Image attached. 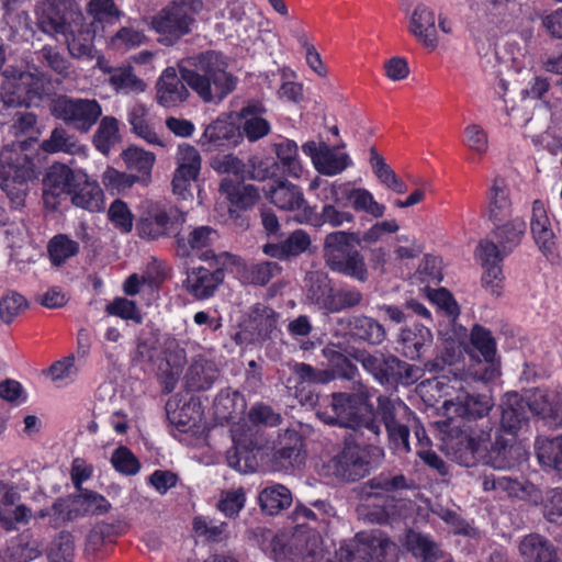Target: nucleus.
I'll return each instance as SVG.
<instances>
[{
	"mask_svg": "<svg viewBox=\"0 0 562 562\" xmlns=\"http://www.w3.org/2000/svg\"><path fill=\"white\" fill-rule=\"evenodd\" d=\"M322 199L340 204L341 198L350 201L357 212H364L375 218L385 213V206L374 200L373 194L364 188H349L347 183L325 182L321 190Z\"/></svg>",
	"mask_w": 562,
	"mask_h": 562,
	"instance_id": "6ab92c4d",
	"label": "nucleus"
},
{
	"mask_svg": "<svg viewBox=\"0 0 562 562\" xmlns=\"http://www.w3.org/2000/svg\"><path fill=\"white\" fill-rule=\"evenodd\" d=\"M95 33L94 23H86L83 19L78 22L76 27H70V30L61 34L65 37L71 57L77 59H93Z\"/></svg>",
	"mask_w": 562,
	"mask_h": 562,
	"instance_id": "2f4dec72",
	"label": "nucleus"
},
{
	"mask_svg": "<svg viewBox=\"0 0 562 562\" xmlns=\"http://www.w3.org/2000/svg\"><path fill=\"white\" fill-rule=\"evenodd\" d=\"M220 191L228 201V217L232 223L241 229H247L249 227L247 212L259 202V189L243 181L223 179L220 183Z\"/></svg>",
	"mask_w": 562,
	"mask_h": 562,
	"instance_id": "dca6fc26",
	"label": "nucleus"
},
{
	"mask_svg": "<svg viewBox=\"0 0 562 562\" xmlns=\"http://www.w3.org/2000/svg\"><path fill=\"white\" fill-rule=\"evenodd\" d=\"M120 138L119 121L114 116H104L93 135L92 143L97 150L108 155Z\"/></svg>",
	"mask_w": 562,
	"mask_h": 562,
	"instance_id": "603ef678",
	"label": "nucleus"
},
{
	"mask_svg": "<svg viewBox=\"0 0 562 562\" xmlns=\"http://www.w3.org/2000/svg\"><path fill=\"white\" fill-rule=\"evenodd\" d=\"M220 370L213 361L194 360L184 375L186 387L190 392L207 391L214 385Z\"/></svg>",
	"mask_w": 562,
	"mask_h": 562,
	"instance_id": "58836bf2",
	"label": "nucleus"
},
{
	"mask_svg": "<svg viewBox=\"0 0 562 562\" xmlns=\"http://www.w3.org/2000/svg\"><path fill=\"white\" fill-rule=\"evenodd\" d=\"M261 510L273 516L292 504V494L284 485L277 484L263 488L258 497Z\"/></svg>",
	"mask_w": 562,
	"mask_h": 562,
	"instance_id": "49530a36",
	"label": "nucleus"
},
{
	"mask_svg": "<svg viewBox=\"0 0 562 562\" xmlns=\"http://www.w3.org/2000/svg\"><path fill=\"white\" fill-rule=\"evenodd\" d=\"M50 114L68 127L88 133L102 115V108L95 99L56 95L49 104Z\"/></svg>",
	"mask_w": 562,
	"mask_h": 562,
	"instance_id": "9d476101",
	"label": "nucleus"
},
{
	"mask_svg": "<svg viewBox=\"0 0 562 562\" xmlns=\"http://www.w3.org/2000/svg\"><path fill=\"white\" fill-rule=\"evenodd\" d=\"M68 196L74 206L94 213L104 209V193L99 182L85 171Z\"/></svg>",
	"mask_w": 562,
	"mask_h": 562,
	"instance_id": "c756f323",
	"label": "nucleus"
},
{
	"mask_svg": "<svg viewBox=\"0 0 562 562\" xmlns=\"http://www.w3.org/2000/svg\"><path fill=\"white\" fill-rule=\"evenodd\" d=\"M181 400L178 396L168 398L165 411L168 422L180 432H190L201 419V404L194 401L186 402L180 405Z\"/></svg>",
	"mask_w": 562,
	"mask_h": 562,
	"instance_id": "473e14b6",
	"label": "nucleus"
},
{
	"mask_svg": "<svg viewBox=\"0 0 562 562\" xmlns=\"http://www.w3.org/2000/svg\"><path fill=\"white\" fill-rule=\"evenodd\" d=\"M105 312L109 315L116 316L125 321H132L135 324H142L144 319L136 302L126 297H115L106 305Z\"/></svg>",
	"mask_w": 562,
	"mask_h": 562,
	"instance_id": "338daca9",
	"label": "nucleus"
},
{
	"mask_svg": "<svg viewBox=\"0 0 562 562\" xmlns=\"http://www.w3.org/2000/svg\"><path fill=\"white\" fill-rule=\"evenodd\" d=\"M226 68L225 56L215 50L183 58L177 68L166 67L159 75L156 102L165 109L178 108L189 99V89L203 102L222 101L236 87L235 77Z\"/></svg>",
	"mask_w": 562,
	"mask_h": 562,
	"instance_id": "f257e3e1",
	"label": "nucleus"
},
{
	"mask_svg": "<svg viewBox=\"0 0 562 562\" xmlns=\"http://www.w3.org/2000/svg\"><path fill=\"white\" fill-rule=\"evenodd\" d=\"M494 403L492 397L486 394L462 392L454 400L447 401L445 407L459 419L451 418L450 422L457 424L479 425L477 420L486 417Z\"/></svg>",
	"mask_w": 562,
	"mask_h": 562,
	"instance_id": "b1692460",
	"label": "nucleus"
},
{
	"mask_svg": "<svg viewBox=\"0 0 562 562\" xmlns=\"http://www.w3.org/2000/svg\"><path fill=\"white\" fill-rule=\"evenodd\" d=\"M367 485L371 490V494L376 496L382 493H396L403 490H414L416 487L413 479L406 477L404 474H391L385 472L370 479Z\"/></svg>",
	"mask_w": 562,
	"mask_h": 562,
	"instance_id": "09e8293b",
	"label": "nucleus"
},
{
	"mask_svg": "<svg viewBox=\"0 0 562 562\" xmlns=\"http://www.w3.org/2000/svg\"><path fill=\"white\" fill-rule=\"evenodd\" d=\"M223 280V269L217 268L211 271L204 267H198L188 272L184 286L195 299L205 300L213 296Z\"/></svg>",
	"mask_w": 562,
	"mask_h": 562,
	"instance_id": "72a5a7b5",
	"label": "nucleus"
},
{
	"mask_svg": "<svg viewBox=\"0 0 562 562\" xmlns=\"http://www.w3.org/2000/svg\"><path fill=\"white\" fill-rule=\"evenodd\" d=\"M108 218L123 234L131 233L133 229L134 215L127 203L121 199H115L110 204Z\"/></svg>",
	"mask_w": 562,
	"mask_h": 562,
	"instance_id": "69168bd1",
	"label": "nucleus"
},
{
	"mask_svg": "<svg viewBox=\"0 0 562 562\" xmlns=\"http://www.w3.org/2000/svg\"><path fill=\"white\" fill-rule=\"evenodd\" d=\"M477 251L484 268L482 285L490 290L493 295L498 296L501 294L502 282L504 279L502 263L505 257L498 255V258L494 260L487 256V251Z\"/></svg>",
	"mask_w": 562,
	"mask_h": 562,
	"instance_id": "3c124183",
	"label": "nucleus"
},
{
	"mask_svg": "<svg viewBox=\"0 0 562 562\" xmlns=\"http://www.w3.org/2000/svg\"><path fill=\"white\" fill-rule=\"evenodd\" d=\"M527 402L517 393L507 394L502 404L501 427L496 434L502 435L505 440H508L510 449L517 437L518 431L528 425ZM514 456V453L512 452Z\"/></svg>",
	"mask_w": 562,
	"mask_h": 562,
	"instance_id": "393cba45",
	"label": "nucleus"
},
{
	"mask_svg": "<svg viewBox=\"0 0 562 562\" xmlns=\"http://www.w3.org/2000/svg\"><path fill=\"white\" fill-rule=\"evenodd\" d=\"M243 142L240 128L226 120L217 119L209 124L199 139L204 151L233 148Z\"/></svg>",
	"mask_w": 562,
	"mask_h": 562,
	"instance_id": "a878e982",
	"label": "nucleus"
},
{
	"mask_svg": "<svg viewBox=\"0 0 562 562\" xmlns=\"http://www.w3.org/2000/svg\"><path fill=\"white\" fill-rule=\"evenodd\" d=\"M519 553L525 562H561L554 546L538 533L524 537L519 543Z\"/></svg>",
	"mask_w": 562,
	"mask_h": 562,
	"instance_id": "37998d69",
	"label": "nucleus"
},
{
	"mask_svg": "<svg viewBox=\"0 0 562 562\" xmlns=\"http://www.w3.org/2000/svg\"><path fill=\"white\" fill-rule=\"evenodd\" d=\"M2 192H5L12 209L24 205L29 181L36 178L35 165L25 154L2 147Z\"/></svg>",
	"mask_w": 562,
	"mask_h": 562,
	"instance_id": "6e6552de",
	"label": "nucleus"
},
{
	"mask_svg": "<svg viewBox=\"0 0 562 562\" xmlns=\"http://www.w3.org/2000/svg\"><path fill=\"white\" fill-rule=\"evenodd\" d=\"M124 161L130 170L138 172L139 179L150 178L151 169L155 164V155L142 148L130 147L124 154Z\"/></svg>",
	"mask_w": 562,
	"mask_h": 562,
	"instance_id": "4d7b16f0",
	"label": "nucleus"
},
{
	"mask_svg": "<svg viewBox=\"0 0 562 562\" xmlns=\"http://www.w3.org/2000/svg\"><path fill=\"white\" fill-rule=\"evenodd\" d=\"M337 203H327L322 207L321 213H317L315 207L306 206L303 212L296 215L300 223H305L314 226L328 224L331 227H339L344 223H351L355 220L353 214L348 211H340L337 209Z\"/></svg>",
	"mask_w": 562,
	"mask_h": 562,
	"instance_id": "4c0bfd02",
	"label": "nucleus"
},
{
	"mask_svg": "<svg viewBox=\"0 0 562 562\" xmlns=\"http://www.w3.org/2000/svg\"><path fill=\"white\" fill-rule=\"evenodd\" d=\"M352 358L382 386H408L418 380V369L391 353L355 350Z\"/></svg>",
	"mask_w": 562,
	"mask_h": 562,
	"instance_id": "39448f33",
	"label": "nucleus"
},
{
	"mask_svg": "<svg viewBox=\"0 0 562 562\" xmlns=\"http://www.w3.org/2000/svg\"><path fill=\"white\" fill-rule=\"evenodd\" d=\"M124 525L121 521H100L97 522L86 537L85 551L88 555H97L108 546L116 542L117 538L124 533Z\"/></svg>",
	"mask_w": 562,
	"mask_h": 562,
	"instance_id": "c9c22d12",
	"label": "nucleus"
},
{
	"mask_svg": "<svg viewBox=\"0 0 562 562\" xmlns=\"http://www.w3.org/2000/svg\"><path fill=\"white\" fill-rule=\"evenodd\" d=\"M311 246V237L303 229L293 231L284 240L280 243H267L262 246L265 255L286 261L299 257Z\"/></svg>",
	"mask_w": 562,
	"mask_h": 562,
	"instance_id": "f704fd0d",
	"label": "nucleus"
},
{
	"mask_svg": "<svg viewBox=\"0 0 562 562\" xmlns=\"http://www.w3.org/2000/svg\"><path fill=\"white\" fill-rule=\"evenodd\" d=\"M529 412L542 419L559 423L562 420V396L547 390H536L527 402Z\"/></svg>",
	"mask_w": 562,
	"mask_h": 562,
	"instance_id": "79ce46f5",
	"label": "nucleus"
},
{
	"mask_svg": "<svg viewBox=\"0 0 562 562\" xmlns=\"http://www.w3.org/2000/svg\"><path fill=\"white\" fill-rule=\"evenodd\" d=\"M127 121L132 126V132L138 137L151 145H161L159 136L155 128L148 123L147 111L144 105L133 106L127 115Z\"/></svg>",
	"mask_w": 562,
	"mask_h": 562,
	"instance_id": "5fc2aeb1",
	"label": "nucleus"
},
{
	"mask_svg": "<svg viewBox=\"0 0 562 562\" xmlns=\"http://www.w3.org/2000/svg\"><path fill=\"white\" fill-rule=\"evenodd\" d=\"M363 301L362 292L352 285L335 288L330 313H339L357 307Z\"/></svg>",
	"mask_w": 562,
	"mask_h": 562,
	"instance_id": "e2e57ef3",
	"label": "nucleus"
},
{
	"mask_svg": "<svg viewBox=\"0 0 562 562\" xmlns=\"http://www.w3.org/2000/svg\"><path fill=\"white\" fill-rule=\"evenodd\" d=\"M83 173L85 170L70 168L63 162H54L49 166L43 178V203L45 209L57 211L63 196H68Z\"/></svg>",
	"mask_w": 562,
	"mask_h": 562,
	"instance_id": "f3484780",
	"label": "nucleus"
},
{
	"mask_svg": "<svg viewBox=\"0 0 562 562\" xmlns=\"http://www.w3.org/2000/svg\"><path fill=\"white\" fill-rule=\"evenodd\" d=\"M267 109L259 100L248 101L239 111V117L243 121L240 134L249 142H257L271 132V124L265 117Z\"/></svg>",
	"mask_w": 562,
	"mask_h": 562,
	"instance_id": "cd10ccee",
	"label": "nucleus"
},
{
	"mask_svg": "<svg viewBox=\"0 0 562 562\" xmlns=\"http://www.w3.org/2000/svg\"><path fill=\"white\" fill-rule=\"evenodd\" d=\"M372 445L345 441L342 450L330 460L333 475L346 482H356L364 477L371 469Z\"/></svg>",
	"mask_w": 562,
	"mask_h": 562,
	"instance_id": "4468645a",
	"label": "nucleus"
},
{
	"mask_svg": "<svg viewBox=\"0 0 562 562\" xmlns=\"http://www.w3.org/2000/svg\"><path fill=\"white\" fill-rule=\"evenodd\" d=\"M488 218L493 223L507 220L513 212L509 188L502 178H495L487 192Z\"/></svg>",
	"mask_w": 562,
	"mask_h": 562,
	"instance_id": "c03bdc74",
	"label": "nucleus"
},
{
	"mask_svg": "<svg viewBox=\"0 0 562 562\" xmlns=\"http://www.w3.org/2000/svg\"><path fill=\"white\" fill-rule=\"evenodd\" d=\"M37 26L49 35H61L83 20L76 0H43L36 7Z\"/></svg>",
	"mask_w": 562,
	"mask_h": 562,
	"instance_id": "ddd939ff",
	"label": "nucleus"
},
{
	"mask_svg": "<svg viewBox=\"0 0 562 562\" xmlns=\"http://www.w3.org/2000/svg\"><path fill=\"white\" fill-rule=\"evenodd\" d=\"M279 446L274 458L282 462V465L294 467L303 461L304 438L296 430H285L280 437Z\"/></svg>",
	"mask_w": 562,
	"mask_h": 562,
	"instance_id": "a18cd8bd",
	"label": "nucleus"
},
{
	"mask_svg": "<svg viewBox=\"0 0 562 562\" xmlns=\"http://www.w3.org/2000/svg\"><path fill=\"white\" fill-rule=\"evenodd\" d=\"M470 344L482 356L470 355L473 363L469 367V373L474 380L492 382L499 375V360L497 358L496 340L492 331L475 324L470 331Z\"/></svg>",
	"mask_w": 562,
	"mask_h": 562,
	"instance_id": "f8f14e48",
	"label": "nucleus"
},
{
	"mask_svg": "<svg viewBox=\"0 0 562 562\" xmlns=\"http://www.w3.org/2000/svg\"><path fill=\"white\" fill-rule=\"evenodd\" d=\"M80 245L66 234L53 236L47 244V255L52 266L60 267L79 254Z\"/></svg>",
	"mask_w": 562,
	"mask_h": 562,
	"instance_id": "8fccbe9b",
	"label": "nucleus"
},
{
	"mask_svg": "<svg viewBox=\"0 0 562 562\" xmlns=\"http://www.w3.org/2000/svg\"><path fill=\"white\" fill-rule=\"evenodd\" d=\"M325 407L316 411L317 418L326 425L349 428L366 436L369 442H378L382 434L376 408L367 393H333L323 400Z\"/></svg>",
	"mask_w": 562,
	"mask_h": 562,
	"instance_id": "7ed1b4c3",
	"label": "nucleus"
},
{
	"mask_svg": "<svg viewBox=\"0 0 562 562\" xmlns=\"http://www.w3.org/2000/svg\"><path fill=\"white\" fill-rule=\"evenodd\" d=\"M398 344L406 358L419 359L432 344L430 329L422 324H413L401 330Z\"/></svg>",
	"mask_w": 562,
	"mask_h": 562,
	"instance_id": "e433bc0d",
	"label": "nucleus"
},
{
	"mask_svg": "<svg viewBox=\"0 0 562 562\" xmlns=\"http://www.w3.org/2000/svg\"><path fill=\"white\" fill-rule=\"evenodd\" d=\"M403 544L414 558L422 562H437L442 558V551L429 535L412 528L406 530Z\"/></svg>",
	"mask_w": 562,
	"mask_h": 562,
	"instance_id": "a19ab883",
	"label": "nucleus"
},
{
	"mask_svg": "<svg viewBox=\"0 0 562 562\" xmlns=\"http://www.w3.org/2000/svg\"><path fill=\"white\" fill-rule=\"evenodd\" d=\"M530 231L539 250L544 255L551 254L555 247V235L542 200L532 202Z\"/></svg>",
	"mask_w": 562,
	"mask_h": 562,
	"instance_id": "7c9ffc66",
	"label": "nucleus"
},
{
	"mask_svg": "<svg viewBox=\"0 0 562 562\" xmlns=\"http://www.w3.org/2000/svg\"><path fill=\"white\" fill-rule=\"evenodd\" d=\"M201 0H175L151 19V29L165 46L177 44L192 31L195 15L202 9Z\"/></svg>",
	"mask_w": 562,
	"mask_h": 562,
	"instance_id": "423d86ee",
	"label": "nucleus"
},
{
	"mask_svg": "<svg viewBox=\"0 0 562 562\" xmlns=\"http://www.w3.org/2000/svg\"><path fill=\"white\" fill-rule=\"evenodd\" d=\"M360 247L359 232L335 231L327 234L323 245L326 266L333 272L366 282L369 273Z\"/></svg>",
	"mask_w": 562,
	"mask_h": 562,
	"instance_id": "20e7f679",
	"label": "nucleus"
},
{
	"mask_svg": "<svg viewBox=\"0 0 562 562\" xmlns=\"http://www.w3.org/2000/svg\"><path fill=\"white\" fill-rule=\"evenodd\" d=\"M339 562H397L398 547L379 529L364 530L340 547Z\"/></svg>",
	"mask_w": 562,
	"mask_h": 562,
	"instance_id": "0eeeda50",
	"label": "nucleus"
},
{
	"mask_svg": "<svg viewBox=\"0 0 562 562\" xmlns=\"http://www.w3.org/2000/svg\"><path fill=\"white\" fill-rule=\"evenodd\" d=\"M436 19L432 10L419 3L413 11L409 32L425 46L434 49L437 46Z\"/></svg>",
	"mask_w": 562,
	"mask_h": 562,
	"instance_id": "ea45409f",
	"label": "nucleus"
},
{
	"mask_svg": "<svg viewBox=\"0 0 562 562\" xmlns=\"http://www.w3.org/2000/svg\"><path fill=\"white\" fill-rule=\"evenodd\" d=\"M2 103L7 106H38L49 95L45 80L31 72L10 78L2 71Z\"/></svg>",
	"mask_w": 562,
	"mask_h": 562,
	"instance_id": "9b49d317",
	"label": "nucleus"
},
{
	"mask_svg": "<svg viewBox=\"0 0 562 562\" xmlns=\"http://www.w3.org/2000/svg\"><path fill=\"white\" fill-rule=\"evenodd\" d=\"M146 40L143 30L133 25L121 27L112 37L111 46L115 49L127 50L140 46Z\"/></svg>",
	"mask_w": 562,
	"mask_h": 562,
	"instance_id": "774afa93",
	"label": "nucleus"
},
{
	"mask_svg": "<svg viewBox=\"0 0 562 562\" xmlns=\"http://www.w3.org/2000/svg\"><path fill=\"white\" fill-rule=\"evenodd\" d=\"M177 170L182 171L189 178H198L201 170V156L198 149L190 144H181L177 151Z\"/></svg>",
	"mask_w": 562,
	"mask_h": 562,
	"instance_id": "680f3d73",
	"label": "nucleus"
},
{
	"mask_svg": "<svg viewBox=\"0 0 562 562\" xmlns=\"http://www.w3.org/2000/svg\"><path fill=\"white\" fill-rule=\"evenodd\" d=\"M345 329L348 341L378 346L386 338L384 326L376 319L362 314L349 316L346 319Z\"/></svg>",
	"mask_w": 562,
	"mask_h": 562,
	"instance_id": "c85d7f7f",
	"label": "nucleus"
},
{
	"mask_svg": "<svg viewBox=\"0 0 562 562\" xmlns=\"http://www.w3.org/2000/svg\"><path fill=\"white\" fill-rule=\"evenodd\" d=\"M445 438L447 454L460 465L474 467L481 459L497 470L510 469L515 465V457L508 440L502 435L487 449L491 439V428L472 424L449 422Z\"/></svg>",
	"mask_w": 562,
	"mask_h": 562,
	"instance_id": "f03ea898",
	"label": "nucleus"
},
{
	"mask_svg": "<svg viewBox=\"0 0 562 562\" xmlns=\"http://www.w3.org/2000/svg\"><path fill=\"white\" fill-rule=\"evenodd\" d=\"M378 420L384 425L387 435L389 448L397 454H406L411 451V430L407 425L396 419V405L386 395L378 397Z\"/></svg>",
	"mask_w": 562,
	"mask_h": 562,
	"instance_id": "4be33fe9",
	"label": "nucleus"
},
{
	"mask_svg": "<svg viewBox=\"0 0 562 562\" xmlns=\"http://www.w3.org/2000/svg\"><path fill=\"white\" fill-rule=\"evenodd\" d=\"M482 488L485 492L504 493L509 497H519L525 492L522 484L518 480L493 473L484 474Z\"/></svg>",
	"mask_w": 562,
	"mask_h": 562,
	"instance_id": "bf43d9fd",
	"label": "nucleus"
},
{
	"mask_svg": "<svg viewBox=\"0 0 562 562\" xmlns=\"http://www.w3.org/2000/svg\"><path fill=\"white\" fill-rule=\"evenodd\" d=\"M78 493L55 499L57 519L66 518L67 524L89 515H103L111 508L110 502L98 492L81 488Z\"/></svg>",
	"mask_w": 562,
	"mask_h": 562,
	"instance_id": "2eb2a0df",
	"label": "nucleus"
},
{
	"mask_svg": "<svg viewBox=\"0 0 562 562\" xmlns=\"http://www.w3.org/2000/svg\"><path fill=\"white\" fill-rule=\"evenodd\" d=\"M295 384L323 385L334 380L335 374L327 369H316L305 362H296L292 369Z\"/></svg>",
	"mask_w": 562,
	"mask_h": 562,
	"instance_id": "13d9d810",
	"label": "nucleus"
},
{
	"mask_svg": "<svg viewBox=\"0 0 562 562\" xmlns=\"http://www.w3.org/2000/svg\"><path fill=\"white\" fill-rule=\"evenodd\" d=\"M27 538L29 535L25 536V539L21 538L16 542H11L2 555V562H30L38 558L41 551L36 542H30L26 540Z\"/></svg>",
	"mask_w": 562,
	"mask_h": 562,
	"instance_id": "052dcab7",
	"label": "nucleus"
},
{
	"mask_svg": "<svg viewBox=\"0 0 562 562\" xmlns=\"http://www.w3.org/2000/svg\"><path fill=\"white\" fill-rule=\"evenodd\" d=\"M217 239V231L209 225L193 227L188 234L178 232L175 234L176 252L181 258L196 256L207 261L215 258L212 247Z\"/></svg>",
	"mask_w": 562,
	"mask_h": 562,
	"instance_id": "412c9836",
	"label": "nucleus"
},
{
	"mask_svg": "<svg viewBox=\"0 0 562 562\" xmlns=\"http://www.w3.org/2000/svg\"><path fill=\"white\" fill-rule=\"evenodd\" d=\"M271 553L277 561L316 562L323 557L322 540L318 536L293 538L288 543L274 536L271 540Z\"/></svg>",
	"mask_w": 562,
	"mask_h": 562,
	"instance_id": "aec40b11",
	"label": "nucleus"
},
{
	"mask_svg": "<svg viewBox=\"0 0 562 562\" xmlns=\"http://www.w3.org/2000/svg\"><path fill=\"white\" fill-rule=\"evenodd\" d=\"M187 213L164 200H146L142 204L140 216L136 223L139 237L157 240L170 235L175 226L186 222Z\"/></svg>",
	"mask_w": 562,
	"mask_h": 562,
	"instance_id": "1a4fd4ad",
	"label": "nucleus"
},
{
	"mask_svg": "<svg viewBox=\"0 0 562 562\" xmlns=\"http://www.w3.org/2000/svg\"><path fill=\"white\" fill-rule=\"evenodd\" d=\"M526 232L527 224L519 216L494 223L491 233L493 239H482L477 250L487 251V256L494 260L498 258V255L507 257L521 244Z\"/></svg>",
	"mask_w": 562,
	"mask_h": 562,
	"instance_id": "a211bd4d",
	"label": "nucleus"
},
{
	"mask_svg": "<svg viewBox=\"0 0 562 562\" xmlns=\"http://www.w3.org/2000/svg\"><path fill=\"white\" fill-rule=\"evenodd\" d=\"M274 153L283 173L293 178L301 177L303 166L299 157L297 144L294 140L284 138L274 144Z\"/></svg>",
	"mask_w": 562,
	"mask_h": 562,
	"instance_id": "de8ad7c7",
	"label": "nucleus"
},
{
	"mask_svg": "<svg viewBox=\"0 0 562 562\" xmlns=\"http://www.w3.org/2000/svg\"><path fill=\"white\" fill-rule=\"evenodd\" d=\"M462 143L471 151L468 160L471 162H477L487 151V133L479 124H469L464 128V137Z\"/></svg>",
	"mask_w": 562,
	"mask_h": 562,
	"instance_id": "864d4df0",
	"label": "nucleus"
},
{
	"mask_svg": "<svg viewBox=\"0 0 562 562\" xmlns=\"http://www.w3.org/2000/svg\"><path fill=\"white\" fill-rule=\"evenodd\" d=\"M110 83L116 91L143 92L145 83L133 71L132 67L116 69L110 76Z\"/></svg>",
	"mask_w": 562,
	"mask_h": 562,
	"instance_id": "0e129e2a",
	"label": "nucleus"
},
{
	"mask_svg": "<svg viewBox=\"0 0 562 562\" xmlns=\"http://www.w3.org/2000/svg\"><path fill=\"white\" fill-rule=\"evenodd\" d=\"M335 286L327 276H316L311 280L308 299L321 310L330 313Z\"/></svg>",
	"mask_w": 562,
	"mask_h": 562,
	"instance_id": "6e6d98bb",
	"label": "nucleus"
},
{
	"mask_svg": "<svg viewBox=\"0 0 562 562\" xmlns=\"http://www.w3.org/2000/svg\"><path fill=\"white\" fill-rule=\"evenodd\" d=\"M345 147V144L336 148L329 147L326 143L308 140L302 145V151L308 156L315 169L324 176H336L352 165L350 156L346 153H337V149Z\"/></svg>",
	"mask_w": 562,
	"mask_h": 562,
	"instance_id": "5701e85b",
	"label": "nucleus"
},
{
	"mask_svg": "<svg viewBox=\"0 0 562 562\" xmlns=\"http://www.w3.org/2000/svg\"><path fill=\"white\" fill-rule=\"evenodd\" d=\"M263 190L270 202L280 210L297 211L300 214L304 207L310 206L304 199L302 189L286 179H272L268 188Z\"/></svg>",
	"mask_w": 562,
	"mask_h": 562,
	"instance_id": "bb28decb",
	"label": "nucleus"
}]
</instances>
